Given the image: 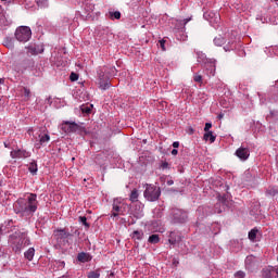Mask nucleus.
<instances>
[{"instance_id": "1", "label": "nucleus", "mask_w": 278, "mask_h": 278, "mask_svg": "<svg viewBox=\"0 0 278 278\" xmlns=\"http://www.w3.org/2000/svg\"><path fill=\"white\" fill-rule=\"evenodd\" d=\"M14 212L22 218H29L38 210V195L29 193L24 198L17 199L13 204Z\"/></svg>"}, {"instance_id": "2", "label": "nucleus", "mask_w": 278, "mask_h": 278, "mask_svg": "<svg viewBox=\"0 0 278 278\" xmlns=\"http://www.w3.org/2000/svg\"><path fill=\"white\" fill-rule=\"evenodd\" d=\"M160 194H162V191H160L159 187H155L153 185H147L146 190L143 192L144 199L147 201H157L160 199Z\"/></svg>"}, {"instance_id": "3", "label": "nucleus", "mask_w": 278, "mask_h": 278, "mask_svg": "<svg viewBox=\"0 0 278 278\" xmlns=\"http://www.w3.org/2000/svg\"><path fill=\"white\" fill-rule=\"evenodd\" d=\"M15 38L18 42H28L31 38V28L28 26H21L15 30Z\"/></svg>"}, {"instance_id": "4", "label": "nucleus", "mask_w": 278, "mask_h": 278, "mask_svg": "<svg viewBox=\"0 0 278 278\" xmlns=\"http://www.w3.org/2000/svg\"><path fill=\"white\" fill-rule=\"evenodd\" d=\"M12 160H27V157H31V152L23 149L13 150L10 153Z\"/></svg>"}, {"instance_id": "5", "label": "nucleus", "mask_w": 278, "mask_h": 278, "mask_svg": "<svg viewBox=\"0 0 278 278\" xmlns=\"http://www.w3.org/2000/svg\"><path fill=\"white\" fill-rule=\"evenodd\" d=\"M235 155L239 157V160H241L242 162H247V160H249V156L251 155V152L249 148L240 147L235 152Z\"/></svg>"}, {"instance_id": "6", "label": "nucleus", "mask_w": 278, "mask_h": 278, "mask_svg": "<svg viewBox=\"0 0 278 278\" xmlns=\"http://www.w3.org/2000/svg\"><path fill=\"white\" fill-rule=\"evenodd\" d=\"M174 223H186L188 219V214L181 210L173 211Z\"/></svg>"}, {"instance_id": "7", "label": "nucleus", "mask_w": 278, "mask_h": 278, "mask_svg": "<svg viewBox=\"0 0 278 278\" xmlns=\"http://www.w3.org/2000/svg\"><path fill=\"white\" fill-rule=\"evenodd\" d=\"M53 236L58 242H62L67 238H71V232H68L66 229H56L54 230Z\"/></svg>"}, {"instance_id": "8", "label": "nucleus", "mask_w": 278, "mask_h": 278, "mask_svg": "<svg viewBox=\"0 0 278 278\" xmlns=\"http://www.w3.org/2000/svg\"><path fill=\"white\" fill-rule=\"evenodd\" d=\"M99 86L101 90H108V88H110V81L103 71L99 72Z\"/></svg>"}, {"instance_id": "9", "label": "nucleus", "mask_w": 278, "mask_h": 278, "mask_svg": "<svg viewBox=\"0 0 278 278\" xmlns=\"http://www.w3.org/2000/svg\"><path fill=\"white\" fill-rule=\"evenodd\" d=\"M51 140L49 134H39L38 135V142L35 143L36 149H40V147H45Z\"/></svg>"}, {"instance_id": "10", "label": "nucleus", "mask_w": 278, "mask_h": 278, "mask_svg": "<svg viewBox=\"0 0 278 278\" xmlns=\"http://www.w3.org/2000/svg\"><path fill=\"white\" fill-rule=\"evenodd\" d=\"M118 214H123V206L121 205V202H118V200H114L113 202V213H112V217L116 218V216H118Z\"/></svg>"}, {"instance_id": "11", "label": "nucleus", "mask_w": 278, "mask_h": 278, "mask_svg": "<svg viewBox=\"0 0 278 278\" xmlns=\"http://www.w3.org/2000/svg\"><path fill=\"white\" fill-rule=\"evenodd\" d=\"M273 273H275V267H273V266L263 268L262 277L263 278H277V276H274Z\"/></svg>"}, {"instance_id": "12", "label": "nucleus", "mask_w": 278, "mask_h": 278, "mask_svg": "<svg viewBox=\"0 0 278 278\" xmlns=\"http://www.w3.org/2000/svg\"><path fill=\"white\" fill-rule=\"evenodd\" d=\"M63 129H65V131H67V134H71L73 131H76L77 129V124L75 123H65V127H63Z\"/></svg>"}, {"instance_id": "13", "label": "nucleus", "mask_w": 278, "mask_h": 278, "mask_svg": "<svg viewBox=\"0 0 278 278\" xmlns=\"http://www.w3.org/2000/svg\"><path fill=\"white\" fill-rule=\"evenodd\" d=\"M36 254V250L34 248H29L25 253L24 256L26 257V260H28V262H31V260H34V255Z\"/></svg>"}, {"instance_id": "14", "label": "nucleus", "mask_w": 278, "mask_h": 278, "mask_svg": "<svg viewBox=\"0 0 278 278\" xmlns=\"http://www.w3.org/2000/svg\"><path fill=\"white\" fill-rule=\"evenodd\" d=\"M135 212L132 213L135 218H142L143 214H142V204H138L135 206Z\"/></svg>"}, {"instance_id": "15", "label": "nucleus", "mask_w": 278, "mask_h": 278, "mask_svg": "<svg viewBox=\"0 0 278 278\" xmlns=\"http://www.w3.org/2000/svg\"><path fill=\"white\" fill-rule=\"evenodd\" d=\"M143 237H144V232L140 230H135L131 235L132 240H142Z\"/></svg>"}, {"instance_id": "16", "label": "nucleus", "mask_w": 278, "mask_h": 278, "mask_svg": "<svg viewBox=\"0 0 278 278\" xmlns=\"http://www.w3.org/2000/svg\"><path fill=\"white\" fill-rule=\"evenodd\" d=\"M35 3H37V7L41 10L49 7V0H35Z\"/></svg>"}, {"instance_id": "17", "label": "nucleus", "mask_w": 278, "mask_h": 278, "mask_svg": "<svg viewBox=\"0 0 278 278\" xmlns=\"http://www.w3.org/2000/svg\"><path fill=\"white\" fill-rule=\"evenodd\" d=\"M28 170H29V173H31V175H36V173H38V164H36L35 161L31 162L29 164Z\"/></svg>"}, {"instance_id": "18", "label": "nucleus", "mask_w": 278, "mask_h": 278, "mask_svg": "<svg viewBox=\"0 0 278 278\" xmlns=\"http://www.w3.org/2000/svg\"><path fill=\"white\" fill-rule=\"evenodd\" d=\"M148 242H150V244H157V242H160V236L151 235L148 239Z\"/></svg>"}, {"instance_id": "19", "label": "nucleus", "mask_w": 278, "mask_h": 278, "mask_svg": "<svg viewBox=\"0 0 278 278\" xmlns=\"http://www.w3.org/2000/svg\"><path fill=\"white\" fill-rule=\"evenodd\" d=\"M109 16L112 21H114V18L118 21L121 18V13L118 11H110Z\"/></svg>"}, {"instance_id": "20", "label": "nucleus", "mask_w": 278, "mask_h": 278, "mask_svg": "<svg viewBox=\"0 0 278 278\" xmlns=\"http://www.w3.org/2000/svg\"><path fill=\"white\" fill-rule=\"evenodd\" d=\"M224 42L225 38H223L220 35L214 38V45H216V47H223Z\"/></svg>"}, {"instance_id": "21", "label": "nucleus", "mask_w": 278, "mask_h": 278, "mask_svg": "<svg viewBox=\"0 0 278 278\" xmlns=\"http://www.w3.org/2000/svg\"><path fill=\"white\" fill-rule=\"evenodd\" d=\"M204 140H210V142H215L216 137L214 136V134H212V131H208L204 134Z\"/></svg>"}, {"instance_id": "22", "label": "nucleus", "mask_w": 278, "mask_h": 278, "mask_svg": "<svg viewBox=\"0 0 278 278\" xmlns=\"http://www.w3.org/2000/svg\"><path fill=\"white\" fill-rule=\"evenodd\" d=\"M181 240L180 237L175 238V232H170L169 235V244H175Z\"/></svg>"}, {"instance_id": "23", "label": "nucleus", "mask_w": 278, "mask_h": 278, "mask_svg": "<svg viewBox=\"0 0 278 278\" xmlns=\"http://www.w3.org/2000/svg\"><path fill=\"white\" fill-rule=\"evenodd\" d=\"M89 255L87 253H79L77 256L78 262H88Z\"/></svg>"}, {"instance_id": "24", "label": "nucleus", "mask_w": 278, "mask_h": 278, "mask_svg": "<svg viewBox=\"0 0 278 278\" xmlns=\"http://www.w3.org/2000/svg\"><path fill=\"white\" fill-rule=\"evenodd\" d=\"M138 190L134 189L130 193V201L131 203H136V201H138Z\"/></svg>"}, {"instance_id": "25", "label": "nucleus", "mask_w": 278, "mask_h": 278, "mask_svg": "<svg viewBox=\"0 0 278 278\" xmlns=\"http://www.w3.org/2000/svg\"><path fill=\"white\" fill-rule=\"evenodd\" d=\"M27 49H28V53H30V55H37L38 50L36 49V46L29 45V46L27 47Z\"/></svg>"}, {"instance_id": "26", "label": "nucleus", "mask_w": 278, "mask_h": 278, "mask_svg": "<svg viewBox=\"0 0 278 278\" xmlns=\"http://www.w3.org/2000/svg\"><path fill=\"white\" fill-rule=\"evenodd\" d=\"M101 277V273L99 270H93L88 273V278H99Z\"/></svg>"}, {"instance_id": "27", "label": "nucleus", "mask_w": 278, "mask_h": 278, "mask_svg": "<svg viewBox=\"0 0 278 278\" xmlns=\"http://www.w3.org/2000/svg\"><path fill=\"white\" fill-rule=\"evenodd\" d=\"M254 262H255V256H253V255L247 256V258H245L247 266H251V264H253Z\"/></svg>"}, {"instance_id": "28", "label": "nucleus", "mask_w": 278, "mask_h": 278, "mask_svg": "<svg viewBox=\"0 0 278 278\" xmlns=\"http://www.w3.org/2000/svg\"><path fill=\"white\" fill-rule=\"evenodd\" d=\"M255 238H257V230L256 229H252L249 232V239L253 241V240H255Z\"/></svg>"}, {"instance_id": "29", "label": "nucleus", "mask_w": 278, "mask_h": 278, "mask_svg": "<svg viewBox=\"0 0 278 278\" xmlns=\"http://www.w3.org/2000/svg\"><path fill=\"white\" fill-rule=\"evenodd\" d=\"M247 274L242 270L235 273V278H245Z\"/></svg>"}, {"instance_id": "30", "label": "nucleus", "mask_w": 278, "mask_h": 278, "mask_svg": "<svg viewBox=\"0 0 278 278\" xmlns=\"http://www.w3.org/2000/svg\"><path fill=\"white\" fill-rule=\"evenodd\" d=\"M79 220L83 223V225L85 226V227H90V225L88 224V219L86 218V216H80L79 217Z\"/></svg>"}, {"instance_id": "31", "label": "nucleus", "mask_w": 278, "mask_h": 278, "mask_svg": "<svg viewBox=\"0 0 278 278\" xmlns=\"http://www.w3.org/2000/svg\"><path fill=\"white\" fill-rule=\"evenodd\" d=\"M159 45H160L162 51H166V46H165L166 45V40H164V39L160 40Z\"/></svg>"}, {"instance_id": "32", "label": "nucleus", "mask_w": 278, "mask_h": 278, "mask_svg": "<svg viewBox=\"0 0 278 278\" xmlns=\"http://www.w3.org/2000/svg\"><path fill=\"white\" fill-rule=\"evenodd\" d=\"M70 79L71 81H77V79H79V75H77L76 73H72L70 75Z\"/></svg>"}, {"instance_id": "33", "label": "nucleus", "mask_w": 278, "mask_h": 278, "mask_svg": "<svg viewBox=\"0 0 278 278\" xmlns=\"http://www.w3.org/2000/svg\"><path fill=\"white\" fill-rule=\"evenodd\" d=\"M194 81H197L198 84H201V81H203V77L201 75H195L194 76Z\"/></svg>"}, {"instance_id": "34", "label": "nucleus", "mask_w": 278, "mask_h": 278, "mask_svg": "<svg viewBox=\"0 0 278 278\" xmlns=\"http://www.w3.org/2000/svg\"><path fill=\"white\" fill-rule=\"evenodd\" d=\"M212 129V123H206L204 127V131L208 132Z\"/></svg>"}, {"instance_id": "35", "label": "nucleus", "mask_w": 278, "mask_h": 278, "mask_svg": "<svg viewBox=\"0 0 278 278\" xmlns=\"http://www.w3.org/2000/svg\"><path fill=\"white\" fill-rule=\"evenodd\" d=\"M81 111L85 112L86 114H90V108L88 106H83Z\"/></svg>"}, {"instance_id": "36", "label": "nucleus", "mask_w": 278, "mask_h": 278, "mask_svg": "<svg viewBox=\"0 0 278 278\" xmlns=\"http://www.w3.org/2000/svg\"><path fill=\"white\" fill-rule=\"evenodd\" d=\"M29 94H30L29 89L25 88L24 89V97H29Z\"/></svg>"}, {"instance_id": "37", "label": "nucleus", "mask_w": 278, "mask_h": 278, "mask_svg": "<svg viewBox=\"0 0 278 278\" xmlns=\"http://www.w3.org/2000/svg\"><path fill=\"white\" fill-rule=\"evenodd\" d=\"M205 60V54H201V56H199L198 62H203Z\"/></svg>"}, {"instance_id": "38", "label": "nucleus", "mask_w": 278, "mask_h": 278, "mask_svg": "<svg viewBox=\"0 0 278 278\" xmlns=\"http://www.w3.org/2000/svg\"><path fill=\"white\" fill-rule=\"evenodd\" d=\"M173 147H174V149H179V141H175V142L173 143Z\"/></svg>"}, {"instance_id": "39", "label": "nucleus", "mask_w": 278, "mask_h": 278, "mask_svg": "<svg viewBox=\"0 0 278 278\" xmlns=\"http://www.w3.org/2000/svg\"><path fill=\"white\" fill-rule=\"evenodd\" d=\"M214 73H216V66L213 65V68L211 70V75L214 76Z\"/></svg>"}, {"instance_id": "40", "label": "nucleus", "mask_w": 278, "mask_h": 278, "mask_svg": "<svg viewBox=\"0 0 278 278\" xmlns=\"http://www.w3.org/2000/svg\"><path fill=\"white\" fill-rule=\"evenodd\" d=\"M179 153V151H177V149L172 150V155H177Z\"/></svg>"}, {"instance_id": "41", "label": "nucleus", "mask_w": 278, "mask_h": 278, "mask_svg": "<svg viewBox=\"0 0 278 278\" xmlns=\"http://www.w3.org/2000/svg\"><path fill=\"white\" fill-rule=\"evenodd\" d=\"M173 184H175V181H173V180H167V186H173Z\"/></svg>"}, {"instance_id": "42", "label": "nucleus", "mask_w": 278, "mask_h": 278, "mask_svg": "<svg viewBox=\"0 0 278 278\" xmlns=\"http://www.w3.org/2000/svg\"><path fill=\"white\" fill-rule=\"evenodd\" d=\"M13 249H15V251H21V245H16Z\"/></svg>"}, {"instance_id": "43", "label": "nucleus", "mask_w": 278, "mask_h": 278, "mask_svg": "<svg viewBox=\"0 0 278 278\" xmlns=\"http://www.w3.org/2000/svg\"><path fill=\"white\" fill-rule=\"evenodd\" d=\"M274 273H276V275H278V267L277 268L274 267Z\"/></svg>"}, {"instance_id": "44", "label": "nucleus", "mask_w": 278, "mask_h": 278, "mask_svg": "<svg viewBox=\"0 0 278 278\" xmlns=\"http://www.w3.org/2000/svg\"><path fill=\"white\" fill-rule=\"evenodd\" d=\"M224 49H225V51H229V47H227V46L224 47Z\"/></svg>"}, {"instance_id": "45", "label": "nucleus", "mask_w": 278, "mask_h": 278, "mask_svg": "<svg viewBox=\"0 0 278 278\" xmlns=\"http://www.w3.org/2000/svg\"><path fill=\"white\" fill-rule=\"evenodd\" d=\"M218 118H219V119L223 118V114H219V115H218Z\"/></svg>"}, {"instance_id": "46", "label": "nucleus", "mask_w": 278, "mask_h": 278, "mask_svg": "<svg viewBox=\"0 0 278 278\" xmlns=\"http://www.w3.org/2000/svg\"><path fill=\"white\" fill-rule=\"evenodd\" d=\"M218 18H220L218 15L216 16V21H218Z\"/></svg>"}, {"instance_id": "47", "label": "nucleus", "mask_w": 278, "mask_h": 278, "mask_svg": "<svg viewBox=\"0 0 278 278\" xmlns=\"http://www.w3.org/2000/svg\"><path fill=\"white\" fill-rule=\"evenodd\" d=\"M188 21H190V20H185V24L188 23Z\"/></svg>"}, {"instance_id": "48", "label": "nucleus", "mask_w": 278, "mask_h": 278, "mask_svg": "<svg viewBox=\"0 0 278 278\" xmlns=\"http://www.w3.org/2000/svg\"><path fill=\"white\" fill-rule=\"evenodd\" d=\"M2 81H3V80L0 78V84H2Z\"/></svg>"}]
</instances>
